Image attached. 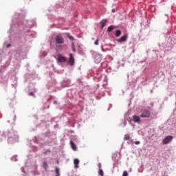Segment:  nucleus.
I'll return each instance as SVG.
<instances>
[{
	"label": "nucleus",
	"instance_id": "a211bd4d",
	"mask_svg": "<svg viewBox=\"0 0 176 176\" xmlns=\"http://www.w3.org/2000/svg\"><path fill=\"white\" fill-rule=\"evenodd\" d=\"M67 38H69V39H70V41H74V36H72L71 35H68Z\"/></svg>",
	"mask_w": 176,
	"mask_h": 176
},
{
	"label": "nucleus",
	"instance_id": "7ed1b4c3",
	"mask_svg": "<svg viewBox=\"0 0 176 176\" xmlns=\"http://www.w3.org/2000/svg\"><path fill=\"white\" fill-rule=\"evenodd\" d=\"M173 136L171 135H168L166 136L163 140H162V144L164 145H167V144H170V142H171V141H173Z\"/></svg>",
	"mask_w": 176,
	"mask_h": 176
},
{
	"label": "nucleus",
	"instance_id": "0eeeda50",
	"mask_svg": "<svg viewBox=\"0 0 176 176\" xmlns=\"http://www.w3.org/2000/svg\"><path fill=\"white\" fill-rule=\"evenodd\" d=\"M128 38H129V36H127V34H124L120 39H118L117 41H118V42H126V41H127Z\"/></svg>",
	"mask_w": 176,
	"mask_h": 176
},
{
	"label": "nucleus",
	"instance_id": "39448f33",
	"mask_svg": "<svg viewBox=\"0 0 176 176\" xmlns=\"http://www.w3.org/2000/svg\"><path fill=\"white\" fill-rule=\"evenodd\" d=\"M57 60L58 63H65L67 61V57L63 56L61 55H58Z\"/></svg>",
	"mask_w": 176,
	"mask_h": 176
},
{
	"label": "nucleus",
	"instance_id": "a878e982",
	"mask_svg": "<svg viewBox=\"0 0 176 176\" xmlns=\"http://www.w3.org/2000/svg\"><path fill=\"white\" fill-rule=\"evenodd\" d=\"M54 104H57V101L56 100L54 101Z\"/></svg>",
	"mask_w": 176,
	"mask_h": 176
},
{
	"label": "nucleus",
	"instance_id": "9b49d317",
	"mask_svg": "<svg viewBox=\"0 0 176 176\" xmlns=\"http://www.w3.org/2000/svg\"><path fill=\"white\" fill-rule=\"evenodd\" d=\"M116 38H119V36H120V35H122V32L119 30L116 31Z\"/></svg>",
	"mask_w": 176,
	"mask_h": 176
},
{
	"label": "nucleus",
	"instance_id": "2eb2a0df",
	"mask_svg": "<svg viewBox=\"0 0 176 176\" xmlns=\"http://www.w3.org/2000/svg\"><path fill=\"white\" fill-rule=\"evenodd\" d=\"M124 139L125 140V141H129L130 140V135L129 134H126Z\"/></svg>",
	"mask_w": 176,
	"mask_h": 176
},
{
	"label": "nucleus",
	"instance_id": "f3484780",
	"mask_svg": "<svg viewBox=\"0 0 176 176\" xmlns=\"http://www.w3.org/2000/svg\"><path fill=\"white\" fill-rule=\"evenodd\" d=\"M99 175L100 176H104V171L102 170V169H99Z\"/></svg>",
	"mask_w": 176,
	"mask_h": 176
},
{
	"label": "nucleus",
	"instance_id": "bb28decb",
	"mask_svg": "<svg viewBox=\"0 0 176 176\" xmlns=\"http://www.w3.org/2000/svg\"><path fill=\"white\" fill-rule=\"evenodd\" d=\"M55 176H58V175H55Z\"/></svg>",
	"mask_w": 176,
	"mask_h": 176
},
{
	"label": "nucleus",
	"instance_id": "6e6552de",
	"mask_svg": "<svg viewBox=\"0 0 176 176\" xmlns=\"http://www.w3.org/2000/svg\"><path fill=\"white\" fill-rule=\"evenodd\" d=\"M94 60H95V63H96V64H98V63L101 62V56L96 55Z\"/></svg>",
	"mask_w": 176,
	"mask_h": 176
},
{
	"label": "nucleus",
	"instance_id": "f03ea898",
	"mask_svg": "<svg viewBox=\"0 0 176 176\" xmlns=\"http://www.w3.org/2000/svg\"><path fill=\"white\" fill-rule=\"evenodd\" d=\"M140 118H142L144 119L151 118V111L148 109H144L140 115Z\"/></svg>",
	"mask_w": 176,
	"mask_h": 176
},
{
	"label": "nucleus",
	"instance_id": "1a4fd4ad",
	"mask_svg": "<svg viewBox=\"0 0 176 176\" xmlns=\"http://www.w3.org/2000/svg\"><path fill=\"white\" fill-rule=\"evenodd\" d=\"M74 167L75 168H79V160L78 159H74Z\"/></svg>",
	"mask_w": 176,
	"mask_h": 176
},
{
	"label": "nucleus",
	"instance_id": "5701e85b",
	"mask_svg": "<svg viewBox=\"0 0 176 176\" xmlns=\"http://www.w3.org/2000/svg\"><path fill=\"white\" fill-rule=\"evenodd\" d=\"M98 168H99V170H101V163L98 164Z\"/></svg>",
	"mask_w": 176,
	"mask_h": 176
},
{
	"label": "nucleus",
	"instance_id": "6ab92c4d",
	"mask_svg": "<svg viewBox=\"0 0 176 176\" xmlns=\"http://www.w3.org/2000/svg\"><path fill=\"white\" fill-rule=\"evenodd\" d=\"M122 176H129V173H127V171L124 170L123 172Z\"/></svg>",
	"mask_w": 176,
	"mask_h": 176
},
{
	"label": "nucleus",
	"instance_id": "aec40b11",
	"mask_svg": "<svg viewBox=\"0 0 176 176\" xmlns=\"http://www.w3.org/2000/svg\"><path fill=\"white\" fill-rule=\"evenodd\" d=\"M29 96H32L35 97V94L33 92H30Z\"/></svg>",
	"mask_w": 176,
	"mask_h": 176
},
{
	"label": "nucleus",
	"instance_id": "dca6fc26",
	"mask_svg": "<svg viewBox=\"0 0 176 176\" xmlns=\"http://www.w3.org/2000/svg\"><path fill=\"white\" fill-rule=\"evenodd\" d=\"M107 23H108V21L104 20L103 23H102V26H101V29L102 30L104 28V27H105V24H107Z\"/></svg>",
	"mask_w": 176,
	"mask_h": 176
},
{
	"label": "nucleus",
	"instance_id": "393cba45",
	"mask_svg": "<svg viewBox=\"0 0 176 176\" xmlns=\"http://www.w3.org/2000/svg\"><path fill=\"white\" fill-rule=\"evenodd\" d=\"M7 47H10V44H8Z\"/></svg>",
	"mask_w": 176,
	"mask_h": 176
},
{
	"label": "nucleus",
	"instance_id": "4468645a",
	"mask_svg": "<svg viewBox=\"0 0 176 176\" xmlns=\"http://www.w3.org/2000/svg\"><path fill=\"white\" fill-rule=\"evenodd\" d=\"M55 171H56V175L60 176V169H58V168L56 167Z\"/></svg>",
	"mask_w": 176,
	"mask_h": 176
},
{
	"label": "nucleus",
	"instance_id": "f257e3e1",
	"mask_svg": "<svg viewBox=\"0 0 176 176\" xmlns=\"http://www.w3.org/2000/svg\"><path fill=\"white\" fill-rule=\"evenodd\" d=\"M54 41L58 49V47H60V45H63V43H65V40H64V37H63L61 34H58L55 36Z\"/></svg>",
	"mask_w": 176,
	"mask_h": 176
},
{
	"label": "nucleus",
	"instance_id": "b1692460",
	"mask_svg": "<svg viewBox=\"0 0 176 176\" xmlns=\"http://www.w3.org/2000/svg\"><path fill=\"white\" fill-rule=\"evenodd\" d=\"M72 50H73V52H76V50H75V47H72Z\"/></svg>",
	"mask_w": 176,
	"mask_h": 176
},
{
	"label": "nucleus",
	"instance_id": "9d476101",
	"mask_svg": "<svg viewBox=\"0 0 176 176\" xmlns=\"http://www.w3.org/2000/svg\"><path fill=\"white\" fill-rule=\"evenodd\" d=\"M70 145H71L73 151H76V145L75 144V143H74V142L71 141Z\"/></svg>",
	"mask_w": 176,
	"mask_h": 176
},
{
	"label": "nucleus",
	"instance_id": "f8f14e48",
	"mask_svg": "<svg viewBox=\"0 0 176 176\" xmlns=\"http://www.w3.org/2000/svg\"><path fill=\"white\" fill-rule=\"evenodd\" d=\"M113 30H115V26L111 25L107 29V32H111Z\"/></svg>",
	"mask_w": 176,
	"mask_h": 176
},
{
	"label": "nucleus",
	"instance_id": "4be33fe9",
	"mask_svg": "<svg viewBox=\"0 0 176 176\" xmlns=\"http://www.w3.org/2000/svg\"><path fill=\"white\" fill-rule=\"evenodd\" d=\"M140 141L135 142V145H140Z\"/></svg>",
	"mask_w": 176,
	"mask_h": 176
},
{
	"label": "nucleus",
	"instance_id": "412c9836",
	"mask_svg": "<svg viewBox=\"0 0 176 176\" xmlns=\"http://www.w3.org/2000/svg\"><path fill=\"white\" fill-rule=\"evenodd\" d=\"M98 42H99V40L97 39L95 42H94V45H98Z\"/></svg>",
	"mask_w": 176,
	"mask_h": 176
},
{
	"label": "nucleus",
	"instance_id": "ddd939ff",
	"mask_svg": "<svg viewBox=\"0 0 176 176\" xmlns=\"http://www.w3.org/2000/svg\"><path fill=\"white\" fill-rule=\"evenodd\" d=\"M43 167L45 170H47V168L49 167V166L47 165V162H44L43 163Z\"/></svg>",
	"mask_w": 176,
	"mask_h": 176
},
{
	"label": "nucleus",
	"instance_id": "20e7f679",
	"mask_svg": "<svg viewBox=\"0 0 176 176\" xmlns=\"http://www.w3.org/2000/svg\"><path fill=\"white\" fill-rule=\"evenodd\" d=\"M69 64L72 66L75 64V58H74V54H69Z\"/></svg>",
	"mask_w": 176,
	"mask_h": 176
},
{
	"label": "nucleus",
	"instance_id": "423d86ee",
	"mask_svg": "<svg viewBox=\"0 0 176 176\" xmlns=\"http://www.w3.org/2000/svg\"><path fill=\"white\" fill-rule=\"evenodd\" d=\"M133 122H134V123H141V119L140 118V116L134 115L133 116Z\"/></svg>",
	"mask_w": 176,
	"mask_h": 176
}]
</instances>
